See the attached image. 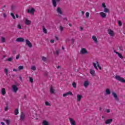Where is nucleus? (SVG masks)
Returning <instances> with one entry per match:
<instances>
[{
  "instance_id": "obj_14",
  "label": "nucleus",
  "mask_w": 125,
  "mask_h": 125,
  "mask_svg": "<svg viewBox=\"0 0 125 125\" xmlns=\"http://www.w3.org/2000/svg\"><path fill=\"white\" fill-rule=\"evenodd\" d=\"M90 74H91V76L92 77H94L95 76V71L93 69H90Z\"/></svg>"
},
{
  "instance_id": "obj_62",
  "label": "nucleus",
  "mask_w": 125,
  "mask_h": 125,
  "mask_svg": "<svg viewBox=\"0 0 125 125\" xmlns=\"http://www.w3.org/2000/svg\"><path fill=\"white\" fill-rule=\"evenodd\" d=\"M16 18H19V16L18 14L16 15Z\"/></svg>"
},
{
  "instance_id": "obj_5",
  "label": "nucleus",
  "mask_w": 125,
  "mask_h": 125,
  "mask_svg": "<svg viewBox=\"0 0 125 125\" xmlns=\"http://www.w3.org/2000/svg\"><path fill=\"white\" fill-rule=\"evenodd\" d=\"M112 95L113 96V97L115 98V100H116V101H119V97H118V95H117V93L113 92H112Z\"/></svg>"
},
{
  "instance_id": "obj_26",
  "label": "nucleus",
  "mask_w": 125,
  "mask_h": 125,
  "mask_svg": "<svg viewBox=\"0 0 125 125\" xmlns=\"http://www.w3.org/2000/svg\"><path fill=\"white\" fill-rule=\"evenodd\" d=\"M98 68H99L100 70H102V68H101V66H100V65L99 64V62L98 61H97L96 62Z\"/></svg>"
},
{
  "instance_id": "obj_18",
  "label": "nucleus",
  "mask_w": 125,
  "mask_h": 125,
  "mask_svg": "<svg viewBox=\"0 0 125 125\" xmlns=\"http://www.w3.org/2000/svg\"><path fill=\"white\" fill-rule=\"evenodd\" d=\"M112 122H113V119H109L105 121V124L106 125H109V124H111Z\"/></svg>"
},
{
  "instance_id": "obj_38",
  "label": "nucleus",
  "mask_w": 125,
  "mask_h": 125,
  "mask_svg": "<svg viewBox=\"0 0 125 125\" xmlns=\"http://www.w3.org/2000/svg\"><path fill=\"white\" fill-rule=\"evenodd\" d=\"M63 30H64V27H63L62 26H60V30L61 32H62Z\"/></svg>"
},
{
  "instance_id": "obj_11",
  "label": "nucleus",
  "mask_w": 125,
  "mask_h": 125,
  "mask_svg": "<svg viewBox=\"0 0 125 125\" xmlns=\"http://www.w3.org/2000/svg\"><path fill=\"white\" fill-rule=\"evenodd\" d=\"M69 122L71 125H76V121L73 118H69Z\"/></svg>"
},
{
  "instance_id": "obj_7",
  "label": "nucleus",
  "mask_w": 125,
  "mask_h": 125,
  "mask_svg": "<svg viewBox=\"0 0 125 125\" xmlns=\"http://www.w3.org/2000/svg\"><path fill=\"white\" fill-rule=\"evenodd\" d=\"M56 1H60V0H52V2L53 4V6L54 7H56L57 5V3H56Z\"/></svg>"
},
{
  "instance_id": "obj_8",
  "label": "nucleus",
  "mask_w": 125,
  "mask_h": 125,
  "mask_svg": "<svg viewBox=\"0 0 125 125\" xmlns=\"http://www.w3.org/2000/svg\"><path fill=\"white\" fill-rule=\"evenodd\" d=\"M12 87L14 92H17L18 91V88L16 85H13Z\"/></svg>"
},
{
  "instance_id": "obj_47",
  "label": "nucleus",
  "mask_w": 125,
  "mask_h": 125,
  "mask_svg": "<svg viewBox=\"0 0 125 125\" xmlns=\"http://www.w3.org/2000/svg\"><path fill=\"white\" fill-rule=\"evenodd\" d=\"M60 50H56V54H57V55H59V52H60Z\"/></svg>"
},
{
  "instance_id": "obj_42",
  "label": "nucleus",
  "mask_w": 125,
  "mask_h": 125,
  "mask_svg": "<svg viewBox=\"0 0 125 125\" xmlns=\"http://www.w3.org/2000/svg\"><path fill=\"white\" fill-rule=\"evenodd\" d=\"M11 16L13 17V19H15V16H14V14L13 13H11Z\"/></svg>"
},
{
  "instance_id": "obj_23",
  "label": "nucleus",
  "mask_w": 125,
  "mask_h": 125,
  "mask_svg": "<svg viewBox=\"0 0 125 125\" xmlns=\"http://www.w3.org/2000/svg\"><path fill=\"white\" fill-rule=\"evenodd\" d=\"M42 125H49V124L48 123V122H47L46 120H44L42 122Z\"/></svg>"
},
{
  "instance_id": "obj_48",
  "label": "nucleus",
  "mask_w": 125,
  "mask_h": 125,
  "mask_svg": "<svg viewBox=\"0 0 125 125\" xmlns=\"http://www.w3.org/2000/svg\"><path fill=\"white\" fill-rule=\"evenodd\" d=\"M42 60H43V61H45L46 60V58H45L44 57H42Z\"/></svg>"
},
{
  "instance_id": "obj_3",
  "label": "nucleus",
  "mask_w": 125,
  "mask_h": 125,
  "mask_svg": "<svg viewBox=\"0 0 125 125\" xmlns=\"http://www.w3.org/2000/svg\"><path fill=\"white\" fill-rule=\"evenodd\" d=\"M80 53H81V54H87L88 52L85 48H83L80 51Z\"/></svg>"
},
{
  "instance_id": "obj_33",
  "label": "nucleus",
  "mask_w": 125,
  "mask_h": 125,
  "mask_svg": "<svg viewBox=\"0 0 125 125\" xmlns=\"http://www.w3.org/2000/svg\"><path fill=\"white\" fill-rule=\"evenodd\" d=\"M117 22H118V25H119V26H120V27H121V26L123 25V23H122V21H118Z\"/></svg>"
},
{
  "instance_id": "obj_41",
  "label": "nucleus",
  "mask_w": 125,
  "mask_h": 125,
  "mask_svg": "<svg viewBox=\"0 0 125 125\" xmlns=\"http://www.w3.org/2000/svg\"><path fill=\"white\" fill-rule=\"evenodd\" d=\"M45 104L46 106H50V104H49V103H48V102H46L45 103Z\"/></svg>"
},
{
  "instance_id": "obj_43",
  "label": "nucleus",
  "mask_w": 125,
  "mask_h": 125,
  "mask_svg": "<svg viewBox=\"0 0 125 125\" xmlns=\"http://www.w3.org/2000/svg\"><path fill=\"white\" fill-rule=\"evenodd\" d=\"M102 6L104 8H105V7H106V5H105V3L103 2L102 4Z\"/></svg>"
},
{
  "instance_id": "obj_36",
  "label": "nucleus",
  "mask_w": 125,
  "mask_h": 125,
  "mask_svg": "<svg viewBox=\"0 0 125 125\" xmlns=\"http://www.w3.org/2000/svg\"><path fill=\"white\" fill-rule=\"evenodd\" d=\"M31 70H33V71H36V70H37V68L35 66H32L31 67Z\"/></svg>"
},
{
  "instance_id": "obj_57",
  "label": "nucleus",
  "mask_w": 125,
  "mask_h": 125,
  "mask_svg": "<svg viewBox=\"0 0 125 125\" xmlns=\"http://www.w3.org/2000/svg\"><path fill=\"white\" fill-rule=\"evenodd\" d=\"M71 41H72V44L74 43V42H75V39H71Z\"/></svg>"
},
{
  "instance_id": "obj_22",
  "label": "nucleus",
  "mask_w": 125,
  "mask_h": 125,
  "mask_svg": "<svg viewBox=\"0 0 125 125\" xmlns=\"http://www.w3.org/2000/svg\"><path fill=\"white\" fill-rule=\"evenodd\" d=\"M82 98H83V96L81 95H77V101H81Z\"/></svg>"
},
{
  "instance_id": "obj_37",
  "label": "nucleus",
  "mask_w": 125,
  "mask_h": 125,
  "mask_svg": "<svg viewBox=\"0 0 125 125\" xmlns=\"http://www.w3.org/2000/svg\"><path fill=\"white\" fill-rule=\"evenodd\" d=\"M29 81L31 83H33V82H34V80L33 79L32 77H29Z\"/></svg>"
},
{
  "instance_id": "obj_52",
  "label": "nucleus",
  "mask_w": 125,
  "mask_h": 125,
  "mask_svg": "<svg viewBox=\"0 0 125 125\" xmlns=\"http://www.w3.org/2000/svg\"><path fill=\"white\" fill-rule=\"evenodd\" d=\"M63 20L64 21H68V19H67V18H63Z\"/></svg>"
},
{
  "instance_id": "obj_10",
  "label": "nucleus",
  "mask_w": 125,
  "mask_h": 125,
  "mask_svg": "<svg viewBox=\"0 0 125 125\" xmlns=\"http://www.w3.org/2000/svg\"><path fill=\"white\" fill-rule=\"evenodd\" d=\"M27 12L28 13H31V14L34 15V14H35V9L31 8V9H28Z\"/></svg>"
},
{
  "instance_id": "obj_6",
  "label": "nucleus",
  "mask_w": 125,
  "mask_h": 125,
  "mask_svg": "<svg viewBox=\"0 0 125 125\" xmlns=\"http://www.w3.org/2000/svg\"><path fill=\"white\" fill-rule=\"evenodd\" d=\"M57 13H58V14H60V15H62V14H63V13L62 12V10H61V8H60V7H57Z\"/></svg>"
},
{
  "instance_id": "obj_24",
  "label": "nucleus",
  "mask_w": 125,
  "mask_h": 125,
  "mask_svg": "<svg viewBox=\"0 0 125 125\" xmlns=\"http://www.w3.org/2000/svg\"><path fill=\"white\" fill-rule=\"evenodd\" d=\"M101 16L102 17V18H105L106 15V14H105L104 12H101Z\"/></svg>"
},
{
  "instance_id": "obj_64",
  "label": "nucleus",
  "mask_w": 125,
  "mask_h": 125,
  "mask_svg": "<svg viewBox=\"0 0 125 125\" xmlns=\"http://www.w3.org/2000/svg\"><path fill=\"white\" fill-rule=\"evenodd\" d=\"M1 125H4V123H3V122H1Z\"/></svg>"
},
{
  "instance_id": "obj_15",
  "label": "nucleus",
  "mask_w": 125,
  "mask_h": 125,
  "mask_svg": "<svg viewBox=\"0 0 125 125\" xmlns=\"http://www.w3.org/2000/svg\"><path fill=\"white\" fill-rule=\"evenodd\" d=\"M105 92L106 95H110V94H111V91H110V89H109V88H106L105 89Z\"/></svg>"
},
{
  "instance_id": "obj_59",
  "label": "nucleus",
  "mask_w": 125,
  "mask_h": 125,
  "mask_svg": "<svg viewBox=\"0 0 125 125\" xmlns=\"http://www.w3.org/2000/svg\"><path fill=\"white\" fill-rule=\"evenodd\" d=\"M55 39H56V40H57V41H59V38H58V37H57V36H55Z\"/></svg>"
},
{
  "instance_id": "obj_28",
  "label": "nucleus",
  "mask_w": 125,
  "mask_h": 125,
  "mask_svg": "<svg viewBox=\"0 0 125 125\" xmlns=\"http://www.w3.org/2000/svg\"><path fill=\"white\" fill-rule=\"evenodd\" d=\"M19 114V111L18 108H17L15 110V115H17Z\"/></svg>"
},
{
  "instance_id": "obj_20",
  "label": "nucleus",
  "mask_w": 125,
  "mask_h": 125,
  "mask_svg": "<svg viewBox=\"0 0 125 125\" xmlns=\"http://www.w3.org/2000/svg\"><path fill=\"white\" fill-rule=\"evenodd\" d=\"M21 121H24V119H25V114L23 112H21V115L20 117Z\"/></svg>"
},
{
  "instance_id": "obj_61",
  "label": "nucleus",
  "mask_w": 125,
  "mask_h": 125,
  "mask_svg": "<svg viewBox=\"0 0 125 125\" xmlns=\"http://www.w3.org/2000/svg\"><path fill=\"white\" fill-rule=\"evenodd\" d=\"M106 112L109 113L110 112V109H106Z\"/></svg>"
},
{
  "instance_id": "obj_35",
  "label": "nucleus",
  "mask_w": 125,
  "mask_h": 125,
  "mask_svg": "<svg viewBox=\"0 0 125 125\" xmlns=\"http://www.w3.org/2000/svg\"><path fill=\"white\" fill-rule=\"evenodd\" d=\"M96 64H97V63L93 62V65L94 67H95V68L96 69V70H98V68H97V66H96Z\"/></svg>"
},
{
  "instance_id": "obj_31",
  "label": "nucleus",
  "mask_w": 125,
  "mask_h": 125,
  "mask_svg": "<svg viewBox=\"0 0 125 125\" xmlns=\"http://www.w3.org/2000/svg\"><path fill=\"white\" fill-rule=\"evenodd\" d=\"M4 71V73H5L6 76H7V75L8 74V69H7V68H5Z\"/></svg>"
},
{
  "instance_id": "obj_1",
  "label": "nucleus",
  "mask_w": 125,
  "mask_h": 125,
  "mask_svg": "<svg viewBox=\"0 0 125 125\" xmlns=\"http://www.w3.org/2000/svg\"><path fill=\"white\" fill-rule=\"evenodd\" d=\"M115 79L116 80H117V81H118L119 82H121V83H125V79H124V78L123 77H121L119 75H116L115 77Z\"/></svg>"
},
{
  "instance_id": "obj_2",
  "label": "nucleus",
  "mask_w": 125,
  "mask_h": 125,
  "mask_svg": "<svg viewBox=\"0 0 125 125\" xmlns=\"http://www.w3.org/2000/svg\"><path fill=\"white\" fill-rule=\"evenodd\" d=\"M25 42L26 43V45L29 46L30 48H32V47H33V45L32 44V43H31L30 41H29L28 40H26Z\"/></svg>"
},
{
  "instance_id": "obj_12",
  "label": "nucleus",
  "mask_w": 125,
  "mask_h": 125,
  "mask_svg": "<svg viewBox=\"0 0 125 125\" xmlns=\"http://www.w3.org/2000/svg\"><path fill=\"white\" fill-rule=\"evenodd\" d=\"M16 42H24V39L23 38H18L16 39Z\"/></svg>"
},
{
  "instance_id": "obj_27",
  "label": "nucleus",
  "mask_w": 125,
  "mask_h": 125,
  "mask_svg": "<svg viewBox=\"0 0 125 125\" xmlns=\"http://www.w3.org/2000/svg\"><path fill=\"white\" fill-rule=\"evenodd\" d=\"M42 28H43V33H44L45 34H47V30H46V29H45V27H44V26H43Z\"/></svg>"
},
{
  "instance_id": "obj_29",
  "label": "nucleus",
  "mask_w": 125,
  "mask_h": 125,
  "mask_svg": "<svg viewBox=\"0 0 125 125\" xmlns=\"http://www.w3.org/2000/svg\"><path fill=\"white\" fill-rule=\"evenodd\" d=\"M13 59V58L10 57V58L7 59L6 60L8 61V62H11L12 61Z\"/></svg>"
},
{
  "instance_id": "obj_9",
  "label": "nucleus",
  "mask_w": 125,
  "mask_h": 125,
  "mask_svg": "<svg viewBox=\"0 0 125 125\" xmlns=\"http://www.w3.org/2000/svg\"><path fill=\"white\" fill-rule=\"evenodd\" d=\"M67 95H71L72 96H73V93L71 91H68V92L63 94L62 95V96L63 97H66V96H67Z\"/></svg>"
},
{
  "instance_id": "obj_39",
  "label": "nucleus",
  "mask_w": 125,
  "mask_h": 125,
  "mask_svg": "<svg viewBox=\"0 0 125 125\" xmlns=\"http://www.w3.org/2000/svg\"><path fill=\"white\" fill-rule=\"evenodd\" d=\"M85 17H86V18H88V17H89V13L86 12L85 13Z\"/></svg>"
},
{
  "instance_id": "obj_32",
  "label": "nucleus",
  "mask_w": 125,
  "mask_h": 125,
  "mask_svg": "<svg viewBox=\"0 0 125 125\" xmlns=\"http://www.w3.org/2000/svg\"><path fill=\"white\" fill-rule=\"evenodd\" d=\"M72 86L74 87V88H76V87H77V83H76L73 82L72 83Z\"/></svg>"
},
{
  "instance_id": "obj_56",
  "label": "nucleus",
  "mask_w": 125,
  "mask_h": 125,
  "mask_svg": "<svg viewBox=\"0 0 125 125\" xmlns=\"http://www.w3.org/2000/svg\"><path fill=\"white\" fill-rule=\"evenodd\" d=\"M50 42H51V43H53V42H54V40H50Z\"/></svg>"
},
{
  "instance_id": "obj_44",
  "label": "nucleus",
  "mask_w": 125,
  "mask_h": 125,
  "mask_svg": "<svg viewBox=\"0 0 125 125\" xmlns=\"http://www.w3.org/2000/svg\"><path fill=\"white\" fill-rule=\"evenodd\" d=\"M11 10H14L15 9V6L14 5H12L11 7Z\"/></svg>"
},
{
  "instance_id": "obj_4",
  "label": "nucleus",
  "mask_w": 125,
  "mask_h": 125,
  "mask_svg": "<svg viewBox=\"0 0 125 125\" xmlns=\"http://www.w3.org/2000/svg\"><path fill=\"white\" fill-rule=\"evenodd\" d=\"M108 32L110 37H114L115 36V33H114V31L111 29H108Z\"/></svg>"
},
{
  "instance_id": "obj_60",
  "label": "nucleus",
  "mask_w": 125,
  "mask_h": 125,
  "mask_svg": "<svg viewBox=\"0 0 125 125\" xmlns=\"http://www.w3.org/2000/svg\"><path fill=\"white\" fill-rule=\"evenodd\" d=\"M24 99H27V95H24Z\"/></svg>"
},
{
  "instance_id": "obj_25",
  "label": "nucleus",
  "mask_w": 125,
  "mask_h": 125,
  "mask_svg": "<svg viewBox=\"0 0 125 125\" xmlns=\"http://www.w3.org/2000/svg\"><path fill=\"white\" fill-rule=\"evenodd\" d=\"M50 92L52 94L54 93V89H53L52 85H51L50 88Z\"/></svg>"
},
{
  "instance_id": "obj_17",
  "label": "nucleus",
  "mask_w": 125,
  "mask_h": 125,
  "mask_svg": "<svg viewBox=\"0 0 125 125\" xmlns=\"http://www.w3.org/2000/svg\"><path fill=\"white\" fill-rule=\"evenodd\" d=\"M31 21L27 20V19L25 20V25H31Z\"/></svg>"
},
{
  "instance_id": "obj_54",
  "label": "nucleus",
  "mask_w": 125,
  "mask_h": 125,
  "mask_svg": "<svg viewBox=\"0 0 125 125\" xmlns=\"http://www.w3.org/2000/svg\"><path fill=\"white\" fill-rule=\"evenodd\" d=\"M80 31H83V28L82 26L80 27Z\"/></svg>"
},
{
  "instance_id": "obj_51",
  "label": "nucleus",
  "mask_w": 125,
  "mask_h": 125,
  "mask_svg": "<svg viewBox=\"0 0 125 125\" xmlns=\"http://www.w3.org/2000/svg\"><path fill=\"white\" fill-rule=\"evenodd\" d=\"M5 111H7L8 110V106H6L5 107V109H4Z\"/></svg>"
},
{
  "instance_id": "obj_16",
  "label": "nucleus",
  "mask_w": 125,
  "mask_h": 125,
  "mask_svg": "<svg viewBox=\"0 0 125 125\" xmlns=\"http://www.w3.org/2000/svg\"><path fill=\"white\" fill-rule=\"evenodd\" d=\"M1 94L2 95H5L6 92H5V88H2L1 90Z\"/></svg>"
},
{
  "instance_id": "obj_30",
  "label": "nucleus",
  "mask_w": 125,
  "mask_h": 125,
  "mask_svg": "<svg viewBox=\"0 0 125 125\" xmlns=\"http://www.w3.org/2000/svg\"><path fill=\"white\" fill-rule=\"evenodd\" d=\"M1 42H5V38L3 37H1Z\"/></svg>"
},
{
  "instance_id": "obj_45",
  "label": "nucleus",
  "mask_w": 125,
  "mask_h": 125,
  "mask_svg": "<svg viewBox=\"0 0 125 125\" xmlns=\"http://www.w3.org/2000/svg\"><path fill=\"white\" fill-rule=\"evenodd\" d=\"M5 122H6L7 125H9V123H10L9 120H6Z\"/></svg>"
},
{
  "instance_id": "obj_58",
  "label": "nucleus",
  "mask_w": 125,
  "mask_h": 125,
  "mask_svg": "<svg viewBox=\"0 0 125 125\" xmlns=\"http://www.w3.org/2000/svg\"><path fill=\"white\" fill-rule=\"evenodd\" d=\"M19 78H20V80L22 82V81L23 80L22 79V77H21V76H20Z\"/></svg>"
},
{
  "instance_id": "obj_34",
  "label": "nucleus",
  "mask_w": 125,
  "mask_h": 125,
  "mask_svg": "<svg viewBox=\"0 0 125 125\" xmlns=\"http://www.w3.org/2000/svg\"><path fill=\"white\" fill-rule=\"evenodd\" d=\"M104 12H105V13H107V12H109V9H107V8L105 7L104 8Z\"/></svg>"
},
{
  "instance_id": "obj_21",
  "label": "nucleus",
  "mask_w": 125,
  "mask_h": 125,
  "mask_svg": "<svg viewBox=\"0 0 125 125\" xmlns=\"http://www.w3.org/2000/svg\"><path fill=\"white\" fill-rule=\"evenodd\" d=\"M92 40L94 41L95 43H97V42H98V41H97V38H96L95 36H92Z\"/></svg>"
},
{
  "instance_id": "obj_55",
  "label": "nucleus",
  "mask_w": 125,
  "mask_h": 125,
  "mask_svg": "<svg viewBox=\"0 0 125 125\" xmlns=\"http://www.w3.org/2000/svg\"><path fill=\"white\" fill-rule=\"evenodd\" d=\"M12 53L13 55L16 54V51L15 50L13 51Z\"/></svg>"
},
{
  "instance_id": "obj_13",
  "label": "nucleus",
  "mask_w": 125,
  "mask_h": 125,
  "mask_svg": "<svg viewBox=\"0 0 125 125\" xmlns=\"http://www.w3.org/2000/svg\"><path fill=\"white\" fill-rule=\"evenodd\" d=\"M114 52L116 53V54H117L119 57V58H121L123 59L124 58V57L122 55V54L117 52L116 50H114Z\"/></svg>"
},
{
  "instance_id": "obj_40",
  "label": "nucleus",
  "mask_w": 125,
  "mask_h": 125,
  "mask_svg": "<svg viewBox=\"0 0 125 125\" xmlns=\"http://www.w3.org/2000/svg\"><path fill=\"white\" fill-rule=\"evenodd\" d=\"M23 69H24V67H23V66L20 65L19 66V70H23Z\"/></svg>"
},
{
  "instance_id": "obj_19",
  "label": "nucleus",
  "mask_w": 125,
  "mask_h": 125,
  "mask_svg": "<svg viewBox=\"0 0 125 125\" xmlns=\"http://www.w3.org/2000/svg\"><path fill=\"white\" fill-rule=\"evenodd\" d=\"M83 85H84V87H87V86H88V85H89V82H88V81H85L83 83Z\"/></svg>"
},
{
  "instance_id": "obj_53",
  "label": "nucleus",
  "mask_w": 125,
  "mask_h": 125,
  "mask_svg": "<svg viewBox=\"0 0 125 125\" xmlns=\"http://www.w3.org/2000/svg\"><path fill=\"white\" fill-rule=\"evenodd\" d=\"M119 49H120V50H122V51H124V49H123V47L122 46L119 47Z\"/></svg>"
},
{
  "instance_id": "obj_50",
  "label": "nucleus",
  "mask_w": 125,
  "mask_h": 125,
  "mask_svg": "<svg viewBox=\"0 0 125 125\" xmlns=\"http://www.w3.org/2000/svg\"><path fill=\"white\" fill-rule=\"evenodd\" d=\"M3 16L4 18H6L7 17L6 14L5 13L3 14Z\"/></svg>"
},
{
  "instance_id": "obj_63",
  "label": "nucleus",
  "mask_w": 125,
  "mask_h": 125,
  "mask_svg": "<svg viewBox=\"0 0 125 125\" xmlns=\"http://www.w3.org/2000/svg\"><path fill=\"white\" fill-rule=\"evenodd\" d=\"M48 74V73L45 72V76H47Z\"/></svg>"
},
{
  "instance_id": "obj_49",
  "label": "nucleus",
  "mask_w": 125,
  "mask_h": 125,
  "mask_svg": "<svg viewBox=\"0 0 125 125\" xmlns=\"http://www.w3.org/2000/svg\"><path fill=\"white\" fill-rule=\"evenodd\" d=\"M19 57H20V55H17L16 57V59L18 60V59L19 58Z\"/></svg>"
},
{
  "instance_id": "obj_46",
  "label": "nucleus",
  "mask_w": 125,
  "mask_h": 125,
  "mask_svg": "<svg viewBox=\"0 0 125 125\" xmlns=\"http://www.w3.org/2000/svg\"><path fill=\"white\" fill-rule=\"evenodd\" d=\"M18 29H22V27H21V24H19L18 25Z\"/></svg>"
}]
</instances>
